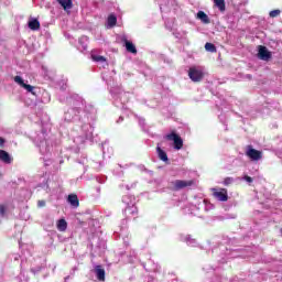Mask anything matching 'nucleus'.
<instances>
[{"instance_id":"7ed1b4c3","label":"nucleus","mask_w":282,"mask_h":282,"mask_svg":"<svg viewBox=\"0 0 282 282\" xmlns=\"http://www.w3.org/2000/svg\"><path fill=\"white\" fill-rule=\"evenodd\" d=\"M166 140H170L174 142V149L176 151H180L184 147V140H182V137L180 134L175 133V131L171 132L170 134H166Z\"/></svg>"},{"instance_id":"9b49d317","label":"nucleus","mask_w":282,"mask_h":282,"mask_svg":"<svg viewBox=\"0 0 282 282\" xmlns=\"http://www.w3.org/2000/svg\"><path fill=\"white\" fill-rule=\"evenodd\" d=\"M95 273L98 281H102V282L105 281V269L102 268V265H96Z\"/></svg>"},{"instance_id":"4be33fe9","label":"nucleus","mask_w":282,"mask_h":282,"mask_svg":"<svg viewBox=\"0 0 282 282\" xmlns=\"http://www.w3.org/2000/svg\"><path fill=\"white\" fill-rule=\"evenodd\" d=\"M93 59L96 61V63H105V61H107L105 56L101 55H95L93 56Z\"/></svg>"},{"instance_id":"2eb2a0df","label":"nucleus","mask_w":282,"mask_h":282,"mask_svg":"<svg viewBox=\"0 0 282 282\" xmlns=\"http://www.w3.org/2000/svg\"><path fill=\"white\" fill-rule=\"evenodd\" d=\"M57 230H59V232H65V230H67V220L64 218L59 219L57 221Z\"/></svg>"},{"instance_id":"423d86ee","label":"nucleus","mask_w":282,"mask_h":282,"mask_svg":"<svg viewBox=\"0 0 282 282\" xmlns=\"http://www.w3.org/2000/svg\"><path fill=\"white\" fill-rule=\"evenodd\" d=\"M258 57L260 61H270L272 58V53L268 51V47L260 45L258 51Z\"/></svg>"},{"instance_id":"f03ea898","label":"nucleus","mask_w":282,"mask_h":282,"mask_svg":"<svg viewBox=\"0 0 282 282\" xmlns=\"http://www.w3.org/2000/svg\"><path fill=\"white\" fill-rule=\"evenodd\" d=\"M172 191H182V188H188L191 186H195V180L184 181V180H176L171 183Z\"/></svg>"},{"instance_id":"dca6fc26","label":"nucleus","mask_w":282,"mask_h":282,"mask_svg":"<svg viewBox=\"0 0 282 282\" xmlns=\"http://www.w3.org/2000/svg\"><path fill=\"white\" fill-rule=\"evenodd\" d=\"M214 3L220 12H226V0H214Z\"/></svg>"},{"instance_id":"5701e85b","label":"nucleus","mask_w":282,"mask_h":282,"mask_svg":"<svg viewBox=\"0 0 282 282\" xmlns=\"http://www.w3.org/2000/svg\"><path fill=\"white\" fill-rule=\"evenodd\" d=\"M14 83L20 85V87H23L25 85V82H23V78L21 76H15L14 77Z\"/></svg>"},{"instance_id":"aec40b11","label":"nucleus","mask_w":282,"mask_h":282,"mask_svg":"<svg viewBox=\"0 0 282 282\" xmlns=\"http://www.w3.org/2000/svg\"><path fill=\"white\" fill-rule=\"evenodd\" d=\"M234 183H235V178H234V177H230V176L226 177V178L224 180V182H223L224 186H230V185L234 184Z\"/></svg>"},{"instance_id":"f3484780","label":"nucleus","mask_w":282,"mask_h":282,"mask_svg":"<svg viewBox=\"0 0 282 282\" xmlns=\"http://www.w3.org/2000/svg\"><path fill=\"white\" fill-rule=\"evenodd\" d=\"M107 23L109 28H116V23H118V18L113 14H110L107 19Z\"/></svg>"},{"instance_id":"6e6552de","label":"nucleus","mask_w":282,"mask_h":282,"mask_svg":"<svg viewBox=\"0 0 282 282\" xmlns=\"http://www.w3.org/2000/svg\"><path fill=\"white\" fill-rule=\"evenodd\" d=\"M67 202L74 208H78L80 206V200L78 199V195H76V194H69Z\"/></svg>"},{"instance_id":"bb28decb","label":"nucleus","mask_w":282,"mask_h":282,"mask_svg":"<svg viewBox=\"0 0 282 282\" xmlns=\"http://www.w3.org/2000/svg\"><path fill=\"white\" fill-rule=\"evenodd\" d=\"M3 144H6V139L0 137V147L3 148Z\"/></svg>"},{"instance_id":"ddd939ff","label":"nucleus","mask_w":282,"mask_h":282,"mask_svg":"<svg viewBox=\"0 0 282 282\" xmlns=\"http://www.w3.org/2000/svg\"><path fill=\"white\" fill-rule=\"evenodd\" d=\"M156 153L159 155V160H162V162H169V155L164 150H162V148L156 147Z\"/></svg>"},{"instance_id":"f257e3e1","label":"nucleus","mask_w":282,"mask_h":282,"mask_svg":"<svg viewBox=\"0 0 282 282\" xmlns=\"http://www.w3.org/2000/svg\"><path fill=\"white\" fill-rule=\"evenodd\" d=\"M188 77L192 83H202L204 80V70L193 66L188 69Z\"/></svg>"},{"instance_id":"6ab92c4d","label":"nucleus","mask_w":282,"mask_h":282,"mask_svg":"<svg viewBox=\"0 0 282 282\" xmlns=\"http://www.w3.org/2000/svg\"><path fill=\"white\" fill-rule=\"evenodd\" d=\"M23 89H26V91H29V94H33V96L35 95L34 93V86L30 85V84H24Z\"/></svg>"},{"instance_id":"a211bd4d","label":"nucleus","mask_w":282,"mask_h":282,"mask_svg":"<svg viewBox=\"0 0 282 282\" xmlns=\"http://www.w3.org/2000/svg\"><path fill=\"white\" fill-rule=\"evenodd\" d=\"M205 50H206V52L215 53V52H217V46H215V44H213L210 42H207L205 44Z\"/></svg>"},{"instance_id":"a878e982","label":"nucleus","mask_w":282,"mask_h":282,"mask_svg":"<svg viewBox=\"0 0 282 282\" xmlns=\"http://www.w3.org/2000/svg\"><path fill=\"white\" fill-rule=\"evenodd\" d=\"M37 206L39 208H43L45 206V200H39Z\"/></svg>"},{"instance_id":"b1692460","label":"nucleus","mask_w":282,"mask_h":282,"mask_svg":"<svg viewBox=\"0 0 282 282\" xmlns=\"http://www.w3.org/2000/svg\"><path fill=\"white\" fill-rule=\"evenodd\" d=\"M243 180H245V182H248L249 184H252V182H253L252 177H251V176H248V175H246V176L243 177Z\"/></svg>"},{"instance_id":"39448f33","label":"nucleus","mask_w":282,"mask_h":282,"mask_svg":"<svg viewBox=\"0 0 282 282\" xmlns=\"http://www.w3.org/2000/svg\"><path fill=\"white\" fill-rule=\"evenodd\" d=\"M246 155L250 158V160H253L256 162L261 160V158H263V154L261 153V151L253 149L252 145H248Z\"/></svg>"},{"instance_id":"393cba45","label":"nucleus","mask_w":282,"mask_h":282,"mask_svg":"<svg viewBox=\"0 0 282 282\" xmlns=\"http://www.w3.org/2000/svg\"><path fill=\"white\" fill-rule=\"evenodd\" d=\"M0 215H6V206L0 205Z\"/></svg>"},{"instance_id":"f8f14e48","label":"nucleus","mask_w":282,"mask_h":282,"mask_svg":"<svg viewBox=\"0 0 282 282\" xmlns=\"http://www.w3.org/2000/svg\"><path fill=\"white\" fill-rule=\"evenodd\" d=\"M57 3H59V6H62L65 11L72 10V8H74L73 0H57Z\"/></svg>"},{"instance_id":"1a4fd4ad","label":"nucleus","mask_w":282,"mask_h":282,"mask_svg":"<svg viewBox=\"0 0 282 282\" xmlns=\"http://www.w3.org/2000/svg\"><path fill=\"white\" fill-rule=\"evenodd\" d=\"M28 25L33 32L41 30V22H39V20L35 18H31L28 22Z\"/></svg>"},{"instance_id":"0eeeda50","label":"nucleus","mask_w":282,"mask_h":282,"mask_svg":"<svg viewBox=\"0 0 282 282\" xmlns=\"http://www.w3.org/2000/svg\"><path fill=\"white\" fill-rule=\"evenodd\" d=\"M122 41L124 43L127 52H129L130 54H138V48H135V44L133 42L127 40V37H123Z\"/></svg>"},{"instance_id":"412c9836","label":"nucleus","mask_w":282,"mask_h":282,"mask_svg":"<svg viewBox=\"0 0 282 282\" xmlns=\"http://www.w3.org/2000/svg\"><path fill=\"white\" fill-rule=\"evenodd\" d=\"M281 14V10L275 9L270 11L269 17H271V19H276V17H279Z\"/></svg>"},{"instance_id":"20e7f679","label":"nucleus","mask_w":282,"mask_h":282,"mask_svg":"<svg viewBox=\"0 0 282 282\" xmlns=\"http://www.w3.org/2000/svg\"><path fill=\"white\" fill-rule=\"evenodd\" d=\"M213 197L218 202H228V189L212 188Z\"/></svg>"},{"instance_id":"9d476101","label":"nucleus","mask_w":282,"mask_h":282,"mask_svg":"<svg viewBox=\"0 0 282 282\" xmlns=\"http://www.w3.org/2000/svg\"><path fill=\"white\" fill-rule=\"evenodd\" d=\"M0 160L4 164H12V156H10V153L6 152V150H0Z\"/></svg>"},{"instance_id":"4468645a","label":"nucleus","mask_w":282,"mask_h":282,"mask_svg":"<svg viewBox=\"0 0 282 282\" xmlns=\"http://www.w3.org/2000/svg\"><path fill=\"white\" fill-rule=\"evenodd\" d=\"M197 19H199L202 23H205V24L210 23V18H208V15L204 11L197 12Z\"/></svg>"}]
</instances>
